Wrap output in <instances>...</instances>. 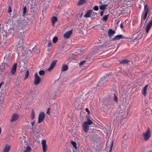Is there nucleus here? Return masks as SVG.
<instances>
[{
	"label": "nucleus",
	"mask_w": 152,
	"mask_h": 152,
	"mask_svg": "<svg viewBox=\"0 0 152 152\" xmlns=\"http://www.w3.org/2000/svg\"><path fill=\"white\" fill-rule=\"evenodd\" d=\"M113 100L115 102H117L118 100V98L116 96L115 94H114V97L113 98Z\"/></svg>",
	"instance_id": "31"
},
{
	"label": "nucleus",
	"mask_w": 152,
	"mask_h": 152,
	"mask_svg": "<svg viewBox=\"0 0 152 152\" xmlns=\"http://www.w3.org/2000/svg\"><path fill=\"white\" fill-rule=\"evenodd\" d=\"M113 141H112L111 142V145L110 147V149L109 150V151L110 152H112V148H113Z\"/></svg>",
	"instance_id": "28"
},
{
	"label": "nucleus",
	"mask_w": 152,
	"mask_h": 152,
	"mask_svg": "<svg viewBox=\"0 0 152 152\" xmlns=\"http://www.w3.org/2000/svg\"><path fill=\"white\" fill-rule=\"evenodd\" d=\"M85 110L86 112H87L88 114H89L90 113V112L88 108H86L85 109Z\"/></svg>",
	"instance_id": "41"
},
{
	"label": "nucleus",
	"mask_w": 152,
	"mask_h": 152,
	"mask_svg": "<svg viewBox=\"0 0 152 152\" xmlns=\"http://www.w3.org/2000/svg\"><path fill=\"white\" fill-rule=\"evenodd\" d=\"M86 0H80L78 4V5H81L86 2Z\"/></svg>",
	"instance_id": "21"
},
{
	"label": "nucleus",
	"mask_w": 152,
	"mask_h": 152,
	"mask_svg": "<svg viewBox=\"0 0 152 152\" xmlns=\"http://www.w3.org/2000/svg\"><path fill=\"white\" fill-rule=\"evenodd\" d=\"M19 116L17 114L15 113L13 114L10 120V121H14L17 120Z\"/></svg>",
	"instance_id": "7"
},
{
	"label": "nucleus",
	"mask_w": 152,
	"mask_h": 152,
	"mask_svg": "<svg viewBox=\"0 0 152 152\" xmlns=\"http://www.w3.org/2000/svg\"><path fill=\"white\" fill-rule=\"evenodd\" d=\"M1 128H0V134H1Z\"/></svg>",
	"instance_id": "47"
},
{
	"label": "nucleus",
	"mask_w": 152,
	"mask_h": 152,
	"mask_svg": "<svg viewBox=\"0 0 152 152\" xmlns=\"http://www.w3.org/2000/svg\"><path fill=\"white\" fill-rule=\"evenodd\" d=\"M124 38V37L121 35H119L116 36L114 39H113V41H115L120 40L121 39Z\"/></svg>",
	"instance_id": "12"
},
{
	"label": "nucleus",
	"mask_w": 152,
	"mask_h": 152,
	"mask_svg": "<svg viewBox=\"0 0 152 152\" xmlns=\"http://www.w3.org/2000/svg\"><path fill=\"white\" fill-rule=\"evenodd\" d=\"M8 12L9 13H10L12 12L11 7L10 6L9 7Z\"/></svg>",
	"instance_id": "39"
},
{
	"label": "nucleus",
	"mask_w": 152,
	"mask_h": 152,
	"mask_svg": "<svg viewBox=\"0 0 152 152\" xmlns=\"http://www.w3.org/2000/svg\"><path fill=\"white\" fill-rule=\"evenodd\" d=\"M94 10L95 11H97L98 10V7L97 6H95L94 7Z\"/></svg>",
	"instance_id": "32"
},
{
	"label": "nucleus",
	"mask_w": 152,
	"mask_h": 152,
	"mask_svg": "<svg viewBox=\"0 0 152 152\" xmlns=\"http://www.w3.org/2000/svg\"><path fill=\"white\" fill-rule=\"evenodd\" d=\"M58 40V38L57 37H54L53 39V42L54 43H56Z\"/></svg>",
	"instance_id": "24"
},
{
	"label": "nucleus",
	"mask_w": 152,
	"mask_h": 152,
	"mask_svg": "<svg viewBox=\"0 0 152 152\" xmlns=\"http://www.w3.org/2000/svg\"><path fill=\"white\" fill-rule=\"evenodd\" d=\"M107 6V5L106 4L102 5L99 6V8L101 10H103L105 9Z\"/></svg>",
	"instance_id": "19"
},
{
	"label": "nucleus",
	"mask_w": 152,
	"mask_h": 152,
	"mask_svg": "<svg viewBox=\"0 0 152 152\" xmlns=\"http://www.w3.org/2000/svg\"><path fill=\"white\" fill-rule=\"evenodd\" d=\"M42 151L43 152H46L47 150L48 147L46 144V140H43L41 142Z\"/></svg>",
	"instance_id": "4"
},
{
	"label": "nucleus",
	"mask_w": 152,
	"mask_h": 152,
	"mask_svg": "<svg viewBox=\"0 0 152 152\" xmlns=\"http://www.w3.org/2000/svg\"><path fill=\"white\" fill-rule=\"evenodd\" d=\"M71 143H72V144L75 147V148H76V143L75 142H74V141H72V142Z\"/></svg>",
	"instance_id": "33"
},
{
	"label": "nucleus",
	"mask_w": 152,
	"mask_h": 152,
	"mask_svg": "<svg viewBox=\"0 0 152 152\" xmlns=\"http://www.w3.org/2000/svg\"><path fill=\"white\" fill-rule=\"evenodd\" d=\"M92 11V10H89L85 15L84 17L86 18L90 17L91 16V13Z\"/></svg>",
	"instance_id": "15"
},
{
	"label": "nucleus",
	"mask_w": 152,
	"mask_h": 152,
	"mask_svg": "<svg viewBox=\"0 0 152 152\" xmlns=\"http://www.w3.org/2000/svg\"><path fill=\"white\" fill-rule=\"evenodd\" d=\"M26 7H25L23 8V14H25L26 13Z\"/></svg>",
	"instance_id": "34"
},
{
	"label": "nucleus",
	"mask_w": 152,
	"mask_h": 152,
	"mask_svg": "<svg viewBox=\"0 0 152 152\" xmlns=\"http://www.w3.org/2000/svg\"><path fill=\"white\" fill-rule=\"evenodd\" d=\"M57 18L56 17H53L51 19V22L53 26H54V23L57 21Z\"/></svg>",
	"instance_id": "17"
},
{
	"label": "nucleus",
	"mask_w": 152,
	"mask_h": 152,
	"mask_svg": "<svg viewBox=\"0 0 152 152\" xmlns=\"http://www.w3.org/2000/svg\"><path fill=\"white\" fill-rule=\"evenodd\" d=\"M23 44L22 43L21 44H19L17 46V51L18 53H19L20 51H22L23 49Z\"/></svg>",
	"instance_id": "8"
},
{
	"label": "nucleus",
	"mask_w": 152,
	"mask_h": 152,
	"mask_svg": "<svg viewBox=\"0 0 152 152\" xmlns=\"http://www.w3.org/2000/svg\"><path fill=\"white\" fill-rule=\"evenodd\" d=\"M148 87V85H146L143 88L142 90V93L143 95L145 96L146 95V94L147 93L146 91L147 90V88Z\"/></svg>",
	"instance_id": "13"
},
{
	"label": "nucleus",
	"mask_w": 152,
	"mask_h": 152,
	"mask_svg": "<svg viewBox=\"0 0 152 152\" xmlns=\"http://www.w3.org/2000/svg\"><path fill=\"white\" fill-rule=\"evenodd\" d=\"M44 113L42 112L40 113L39 115L38 123H41L44 120Z\"/></svg>",
	"instance_id": "5"
},
{
	"label": "nucleus",
	"mask_w": 152,
	"mask_h": 152,
	"mask_svg": "<svg viewBox=\"0 0 152 152\" xmlns=\"http://www.w3.org/2000/svg\"><path fill=\"white\" fill-rule=\"evenodd\" d=\"M50 108H49L48 109V110H47V114L48 115H50Z\"/></svg>",
	"instance_id": "36"
},
{
	"label": "nucleus",
	"mask_w": 152,
	"mask_h": 152,
	"mask_svg": "<svg viewBox=\"0 0 152 152\" xmlns=\"http://www.w3.org/2000/svg\"><path fill=\"white\" fill-rule=\"evenodd\" d=\"M129 61H128L127 60H124L120 62V63L122 64H127L128 63Z\"/></svg>",
	"instance_id": "22"
},
{
	"label": "nucleus",
	"mask_w": 152,
	"mask_h": 152,
	"mask_svg": "<svg viewBox=\"0 0 152 152\" xmlns=\"http://www.w3.org/2000/svg\"><path fill=\"white\" fill-rule=\"evenodd\" d=\"M23 142H24V143H25V140L23 139Z\"/></svg>",
	"instance_id": "48"
},
{
	"label": "nucleus",
	"mask_w": 152,
	"mask_h": 152,
	"mask_svg": "<svg viewBox=\"0 0 152 152\" xmlns=\"http://www.w3.org/2000/svg\"><path fill=\"white\" fill-rule=\"evenodd\" d=\"M72 34V30L66 32L64 35V37L66 39L69 38Z\"/></svg>",
	"instance_id": "9"
},
{
	"label": "nucleus",
	"mask_w": 152,
	"mask_h": 152,
	"mask_svg": "<svg viewBox=\"0 0 152 152\" xmlns=\"http://www.w3.org/2000/svg\"><path fill=\"white\" fill-rule=\"evenodd\" d=\"M143 136L144 139L145 140H147L150 138L151 137V132L149 128H148L146 131L143 134Z\"/></svg>",
	"instance_id": "3"
},
{
	"label": "nucleus",
	"mask_w": 152,
	"mask_h": 152,
	"mask_svg": "<svg viewBox=\"0 0 152 152\" xmlns=\"http://www.w3.org/2000/svg\"><path fill=\"white\" fill-rule=\"evenodd\" d=\"M147 25L151 27L152 25V20L150 21Z\"/></svg>",
	"instance_id": "30"
},
{
	"label": "nucleus",
	"mask_w": 152,
	"mask_h": 152,
	"mask_svg": "<svg viewBox=\"0 0 152 152\" xmlns=\"http://www.w3.org/2000/svg\"><path fill=\"white\" fill-rule=\"evenodd\" d=\"M101 16H103V14H104V11H102L101 12Z\"/></svg>",
	"instance_id": "42"
},
{
	"label": "nucleus",
	"mask_w": 152,
	"mask_h": 152,
	"mask_svg": "<svg viewBox=\"0 0 152 152\" xmlns=\"http://www.w3.org/2000/svg\"><path fill=\"white\" fill-rule=\"evenodd\" d=\"M17 64L15 63L13 65L12 68L11 72L12 75H14L15 74L16 69H17Z\"/></svg>",
	"instance_id": "10"
},
{
	"label": "nucleus",
	"mask_w": 152,
	"mask_h": 152,
	"mask_svg": "<svg viewBox=\"0 0 152 152\" xmlns=\"http://www.w3.org/2000/svg\"><path fill=\"white\" fill-rule=\"evenodd\" d=\"M120 27L122 28H123V25H122V23H121L120 25Z\"/></svg>",
	"instance_id": "43"
},
{
	"label": "nucleus",
	"mask_w": 152,
	"mask_h": 152,
	"mask_svg": "<svg viewBox=\"0 0 152 152\" xmlns=\"http://www.w3.org/2000/svg\"><path fill=\"white\" fill-rule=\"evenodd\" d=\"M151 28V27L150 26H148L147 25H146V32L147 34L148 33L150 29Z\"/></svg>",
	"instance_id": "26"
},
{
	"label": "nucleus",
	"mask_w": 152,
	"mask_h": 152,
	"mask_svg": "<svg viewBox=\"0 0 152 152\" xmlns=\"http://www.w3.org/2000/svg\"><path fill=\"white\" fill-rule=\"evenodd\" d=\"M34 123H35V121H34L31 123V124L33 126L34 125Z\"/></svg>",
	"instance_id": "44"
},
{
	"label": "nucleus",
	"mask_w": 152,
	"mask_h": 152,
	"mask_svg": "<svg viewBox=\"0 0 152 152\" xmlns=\"http://www.w3.org/2000/svg\"><path fill=\"white\" fill-rule=\"evenodd\" d=\"M86 62V61L85 60H83L81 62H80V63L79 64V65L81 66L83 65L84 63H85Z\"/></svg>",
	"instance_id": "35"
},
{
	"label": "nucleus",
	"mask_w": 152,
	"mask_h": 152,
	"mask_svg": "<svg viewBox=\"0 0 152 152\" xmlns=\"http://www.w3.org/2000/svg\"><path fill=\"white\" fill-rule=\"evenodd\" d=\"M11 148L10 145L6 144L5 145L3 150V152H9Z\"/></svg>",
	"instance_id": "11"
},
{
	"label": "nucleus",
	"mask_w": 152,
	"mask_h": 152,
	"mask_svg": "<svg viewBox=\"0 0 152 152\" xmlns=\"http://www.w3.org/2000/svg\"><path fill=\"white\" fill-rule=\"evenodd\" d=\"M56 62L57 61L56 60L53 61H52L50 64V66L48 68V70L49 71H50L52 69H53L55 66Z\"/></svg>",
	"instance_id": "6"
},
{
	"label": "nucleus",
	"mask_w": 152,
	"mask_h": 152,
	"mask_svg": "<svg viewBox=\"0 0 152 152\" xmlns=\"http://www.w3.org/2000/svg\"><path fill=\"white\" fill-rule=\"evenodd\" d=\"M31 148L29 146H27L26 148V150L24 152H25L26 151V152H29L31 151Z\"/></svg>",
	"instance_id": "25"
},
{
	"label": "nucleus",
	"mask_w": 152,
	"mask_h": 152,
	"mask_svg": "<svg viewBox=\"0 0 152 152\" xmlns=\"http://www.w3.org/2000/svg\"><path fill=\"white\" fill-rule=\"evenodd\" d=\"M45 71L43 70H41L39 72V74L40 75H45Z\"/></svg>",
	"instance_id": "23"
},
{
	"label": "nucleus",
	"mask_w": 152,
	"mask_h": 152,
	"mask_svg": "<svg viewBox=\"0 0 152 152\" xmlns=\"http://www.w3.org/2000/svg\"><path fill=\"white\" fill-rule=\"evenodd\" d=\"M51 44H52V43H51V41H49L48 43V47H49L50 46Z\"/></svg>",
	"instance_id": "38"
},
{
	"label": "nucleus",
	"mask_w": 152,
	"mask_h": 152,
	"mask_svg": "<svg viewBox=\"0 0 152 152\" xmlns=\"http://www.w3.org/2000/svg\"><path fill=\"white\" fill-rule=\"evenodd\" d=\"M102 83H103V81L102 80H100V81L98 83V84L99 85V86H101L102 85H101V84Z\"/></svg>",
	"instance_id": "37"
},
{
	"label": "nucleus",
	"mask_w": 152,
	"mask_h": 152,
	"mask_svg": "<svg viewBox=\"0 0 152 152\" xmlns=\"http://www.w3.org/2000/svg\"><path fill=\"white\" fill-rule=\"evenodd\" d=\"M93 122L89 118L87 119V121L84 122L83 125V129L85 132H87L89 130V125L92 124Z\"/></svg>",
	"instance_id": "1"
},
{
	"label": "nucleus",
	"mask_w": 152,
	"mask_h": 152,
	"mask_svg": "<svg viewBox=\"0 0 152 152\" xmlns=\"http://www.w3.org/2000/svg\"><path fill=\"white\" fill-rule=\"evenodd\" d=\"M68 66L66 65H64L62 66L61 71L63 72L66 71L68 69Z\"/></svg>",
	"instance_id": "16"
},
{
	"label": "nucleus",
	"mask_w": 152,
	"mask_h": 152,
	"mask_svg": "<svg viewBox=\"0 0 152 152\" xmlns=\"http://www.w3.org/2000/svg\"><path fill=\"white\" fill-rule=\"evenodd\" d=\"M135 40H132L130 41V42L131 43H133L134 42H135Z\"/></svg>",
	"instance_id": "46"
},
{
	"label": "nucleus",
	"mask_w": 152,
	"mask_h": 152,
	"mask_svg": "<svg viewBox=\"0 0 152 152\" xmlns=\"http://www.w3.org/2000/svg\"><path fill=\"white\" fill-rule=\"evenodd\" d=\"M115 31L113 30L112 29H110L108 31V36L109 37H110L115 34Z\"/></svg>",
	"instance_id": "14"
},
{
	"label": "nucleus",
	"mask_w": 152,
	"mask_h": 152,
	"mask_svg": "<svg viewBox=\"0 0 152 152\" xmlns=\"http://www.w3.org/2000/svg\"><path fill=\"white\" fill-rule=\"evenodd\" d=\"M82 14H81L80 15V17H81L82 16Z\"/></svg>",
	"instance_id": "50"
},
{
	"label": "nucleus",
	"mask_w": 152,
	"mask_h": 152,
	"mask_svg": "<svg viewBox=\"0 0 152 152\" xmlns=\"http://www.w3.org/2000/svg\"><path fill=\"white\" fill-rule=\"evenodd\" d=\"M5 64H6V65H7V63H6V64H4V65H5Z\"/></svg>",
	"instance_id": "49"
},
{
	"label": "nucleus",
	"mask_w": 152,
	"mask_h": 152,
	"mask_svg": "<svg viewBox=\"0 0 152 152\" xmlns=\"http://www.w3.org/2000/svg\"><path fill=\"white\" fill-rule=\"evenodd\" d=\"M41 81V78L38 75L37 72H36L34 75V84L37 85L39 84Z\"/></svg>",
	"instance_id": "2"
},
{
	"label": "nucleus",
	"mask_w": 152,
	"mask_h": 152,
	"mask_svg": "<svg viewBox=\"0 0 152 152\" xmlns=\"http://www.w3.org/2000/svg\"><path fill=\"white\" fill-rule=\"evenodd\" d=\"M73 152H80L78 150H77L76 148H75L73 149Z\"/></svg>",
	"instance_id": "40"
},
{
	"label": "nucleus",
	"mask_w": 152,
	"mask_h": 152,
	"mask_svg": "<svg viewBox=\"0 0 152 152\" xmlns=\"http://www.w3.org/2000/svg\"><path fill=\"white\" fill-rule=\"evenodd\" d=\"M146 7H147V5H145L144 6V9L145 10V11L148 8H146Z\"/></svg>",
	"instance_id": "45"
},
{
	"label": "nucleus",
	"mask_w": 152,
	"mask_h": 152,
	"mask_svg": "<svg viewBox=\"0 0 152 152\" xmlns=\"http://www.w3.org/2000/svg\"><path fill=\"white\" fill-rule=\"evenodd\" d=\"M29 75V71H28V70H27L26 71V74L25 75V79H27Z\"/></svg>",
	"instance_id": "27"
},
{
	"label": "nucleus",
	"mask_w": 152,
	"mask_h": 152,
	"mask_svg": "<svg viewBox=\"0 0 152 152\" xmlns=\"http://www.w3.org/2000/svg\"><path fill=\"white\" fill-rule=\"evenodd\" d=\"M148 9L147 8L146 10L145 11V14L144 15V18H143L144 20H145L146 19L147 17L148 14Z\"/></svg>",
	"instance_id": "18"
},
{
	"label": "nucleus",
	"mask_w": 152,
	"mask_h": 152,
	"mask_svg": "<svg viewBox=\"0 0 152 152\" xmlns=\"http://www.w3.org/2000/svg\"><path fill=\"white\" fill-rule=\"evenodd\" d=\"M108 15L104 16L103 18V19L105 21H106L108 18Z\"/></svg>",
	"instance_id": "29"
},
{
	"label": "nucleus",
	"mask_w": 152,
	"mask_h": 152,
	"mask_svg": "<svg viewBox=\"0 0 152 152\" xmlns=\"http://www.w3.org/2000/svg\"><path fill=\"white\" fill-rule=\"evenodd\" d=\"M35 117V113L34 110H32L31 115V119H33Z\"/></svg>",
	"instance_id": "20"
}]
</instances>
